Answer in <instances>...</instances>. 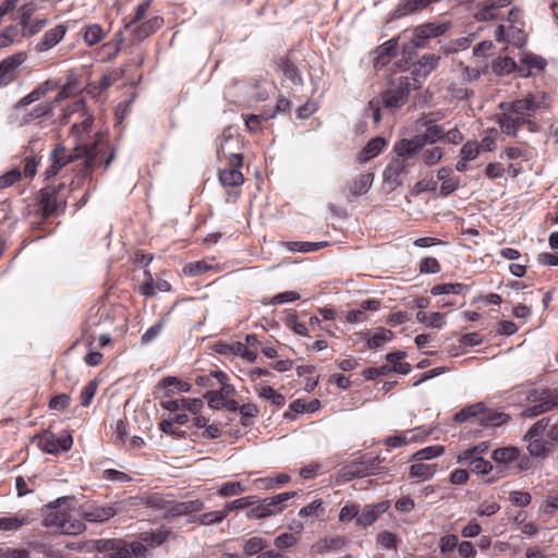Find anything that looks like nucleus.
<instances>
[{"instance_id": "obj_1", "label": "nucleus", "mask_w": 558, "mask_h": 558, "mask_svg": "<svg viewBox=\"0 0 558 558\" xmlns=\"http://www.w3.org/2000/svg\"><path fill=\"white\" fill-rule=\"evenodd\" d=\"M408 140H400L393 146L396 157L387 165L384 170V187L388 192L395 191L402 185L404 179L413 167L417 154L413 150Z\"/></svg>"}, {"instance_id": "obj_2", "label": "nucleus", "mask_w": 558, "mask_h": 558, "mask_svg": "<svg viewBox=\"0 0 558 558\" xmlns=\"http://www.w3.org/2000/svg\"><path fill=\"white\" fill-rule=\"evenodd\" d=\"M93 117L84 114L80 123H74L71 128V136L75 140L74 147H84L94 155V160L97 165H105L109 167L114 159V153L110 150L108 144L104 141L101 133L96 134L94 141H89V133L93 125Z\"/></svg>"}, {"instance_id": "obj_3", "label": "nucleus", "mask_w": 558, "mask_h": 558, "mask_svg": "<svg viewBox=\"0 0 558 558\" xmlns=\"http://www.w3.org/2000/svg\"><path fill=\"white\" fill-rule=\"evenodd\" d=\"M88 150L84 147H74L71 153H68L65 147L62 145H57L56 148L50 153V167L45 171V180L50 181L53 179L62 168L66 165L77 161H82V169L80 170L81 175L83 178L90 177L92 171L98 165L94 160V155H90Z\"/></svg>"}, {"instance_id": "obj_4", "label": "nucleus", "mask_w": 558, "mask_h": 558, "mask_svg": "<svg viewBox=\"0 0 558 558\" xmlns=\"http://www.w3.org/2000/svg\"><path fill=\"white\" fill-rule=\"evenodd\" d=\"M71 501V497H61L47 505L43 520L44 525L52 527L61 534L78 535L83 533L86 530L85 522L61 508Z\"/></svg>"}, {"instance_id": "obj_5", "label": "nucleus", "mask_w": 558, "mask_h": 558, "mask_svg": "<svg viewBox=\"0 0 558 558\" xmlns=\"http://www.w3.org/2000/svg\"><path fill=\"white\" fill-rule=\"evenodd\" d=\"M502 113L498 118V123L502 133L508 136H517L518 130L526 124L530 131H534L536 123L531 121L533 116L527 100L518 99L512 102L500 104Z\"/></svg>"}, {"instance_id": "obj_6", "label": "nucleus", "mask_w": 558, "mask_h": 558, "mask_svg": "<svg viewBox=\"0 0 558 558\" xmlns=\"http://www.w3.org/2000/svg\"><path fill=\"white\" fill-rule=\"evenodd\" d=\"M230 142H239L238 136L223 134L220 138L218 155L228 159L229 167L219 171V181L223 186H240L244 182L241 171L243 165V156L241 153H228L227 146Z\"/></svg>"}, {"instance_id": "obj_7", "label": "nucleus", "mask_w": 558, "mask_h": 558, "mask_svg": "<svg viewBox=\"0 0 558 558\" xmlns=\"http://www.w3.org/2000/svg\"><path fill=\"white\" fill-rule=\"evenodd\" d=\"M415 129L417 134L413 138L408 140V143L412 144L411 146H413V150L416 154L424 145L434 144L445 135L442 126L426 119L418 120L415 124Z\"/></svg>"}, {"instance_id": "obj_8", "label": "nucleus", "mask_w": 558, "mask_h": 558, "mask_svg": "<svg viewBox=\"0 0 558 558\" xmlns=\"http://www.w3.org/2000/svg\"><path fill=\"white\" fill-rule=\"evenodd\" d=\"M296 496V492H286L265 498L259 505L247 512L248 519H263L277 515L283 510L282 504Z\"/></svg>"}, {"instance_id": "obj_9", "label": "nucleus", "mask_w": 558, "mask_h": 558, "mask_svg": "<svg viewBox=\"0 0 558 558\" xmlns=\"http://www.w3.org/2000/svg\"><path fill=\"white\" fill-rule=\"evenodd\" d=\"M383 459L379 456L373 458H363L361 462H354L342 471L341 477L344 481H352L353 478H362L373 474H380L386 471V468L380 466Z\"/></svg>"}, {"instance_id": "obj_10", "label": "nucleus", "mask_w": 558, "mask_h": 558, "mask_svg": "<svg viewBox=\"0 0 558 558\" xmlns=\"http://www.w3.org/2000/svg\"><path fill=\"white\" fill-rule=\"evenodd\" d=\"M126 501H118L107 505L93 504L82 509L81 517L89 523L101 524L113 518Z\"/></svg>"}, {"instance_id": "obj_11", "label": "nucleus", "mask_w": 558, "mask_h": 558, "mask_svg": "<svg viewBox=\"0 0 558 558\" xmlns=\"http://www.w3.org/2000/svg\"><path fill=\"white\" fill-rule=\"evenodd\" d=\"M440 56L435 53L424 54L416 63L413 64L411 75L401 76L403 80H409V84L417 89L421 87L422 82L436 69Z\"/></svg>"}, {"instance_id": "obj_12", "label": "nucleus", "mask_w": 558, "mask_h": 558, "mask_svg": "<svg viewBox=\"0 0 558 558\" xmlns=\"http://www.w3.org/2000/svg\"><path fill=\"white\" fill-rule=\"evenodd\" d=\"M449 29V24H435L427 23L421 26H417L414 32L412 39L409 44L404 45V51L408 48L415 50L416 48H424L426 46V41L432 37H438L445 34Z\"/></svg>"}, {"instance_id": "obj_13", "label": "nucleus", "mask_w": 558, "mask_h": 558, "mask_svg": "<svg viewBox=\"0 0 558 558\" xmlns=\"http://www.w3.org/2000/svg\"><path fill=\"white\" fill-rule=\"evenodd\" d=\"M94 548L97 558H128L126 542L121 538L96 539Z\"/></svg>"}, {"instance_id": "obj_14", "label": "nucleus", "mask_w": 558, "mask_h": 558, "mask_svg": "<svg viewBox=\"0 0 558 558\" xmlns=\"http://www.w3.org/2000/svg\"><path fill=\"white\" fill-rule=\"evenodd\" d=\"M412 89L414 88L409 84V80H403L400 76L398 85L383 94V102L387 108L401 107L407 102Z\"/></svg>"}, {"instance_id": "obj_15", "label": "nucleus", "mask_w": 558, "mask_h": 558, "mask_svg": "<svg viewBox=\"0 0 558 558\" xmlns=\"http://www.w3.org/2000/svg\"><path fill=\"white\" fill-rule=\"evenodd\" d=\"M73 439L69 434L57 437L53 434H45L38 440L39 448L47 452L56 454L60 451H66L72 447Z\"/></svg>"}, {"instance_id": "obj_16", "label": "nucleus", "mask_w": 558, "mask_h": 558, "mask_svg": "<svg viewBox=\"0 0 558 558\" xmlns=\"http://www.w3.org/2000/svg\"><path fill=\"white\" fill-rule=\"evenodd\" d=\"M219 385L221 386L219 389L209 390L204 395L208 407L213 410L223 409L226 401L235 393V388L229 384V379H225Z\"/></svg>"}, {"instance_id": "obj_17", "label": "nucleus", "mask_w": 558, "mask_h": 558, "mask_svg": "<svg viewBox=\"0 0 558 558\" xmlns=\"http://www.w3.org/2000/svg\"><path fill=\"white\" fill-rule=\"evenodd\" d=\"M39 205L45 217L58 213L59 208L65 205V201L59 198L54 189L47 186L40 191Z\"/></svg>"}, {"instance_id": "obj_18", "label": "nucleus", "mask_w": 558, "mask_h": 558, "mask_svg": "<svg viewBox=\"0 0 558 558\" xmlns=\"http://www.w3.org/2000/svg\"><path fill=\"white\" fill-rule=\"evenodd\" d=\"M36 520L29 510L19 511L10 517L0 518V530L4 532L17 531L24 525H29Z\"/></svg>"}, {"instance_id": "obj_19", "label": "nucleus", "mask_w": 558, "mask_h": 558, "mask_svg": "<svg viewBox=\"0 0 558 558\" xmlns=\"http://www.w3.org/2000/svg\"><path fill=\"white\" fill-rule=\"evenodd\" d=\"M28 17L26 14L23 15L20 24L9 26L0 35V47H4L11 44H15L22 40L27 34Z\"/></svg>"}, {"instance_id": "obj_20", "label": "nucleus", "mask_w": 558, "mask_h": 558, "mask_svg": "<svg viewBox=\"0 0 558 558\" xmlns=\"http://www.w3.org/2000/svg\"><path fill=\"white\" fill-rule=\"evenodd\" d=\"M66 34V26L63 24L47 31L41 40L37 44L36 49L39 52L48 51L58 45Z\"/></svg>"}, {"instance_id": "obj_21", "label": "nucleus", "mask_w": 558, "mask_h": 558, "mask_svg": "<svg viewBox=\"0 0 558 558\" xmlns=\"http://www.w3.org/2000/svg\"><path fill=\"white\" fill-rule=\"evenodd\" d=\"M374 181V174L371 172L360 173L349 183L348 186V199L351 201V197H356L364 195L368 192Z\"/></svg>"}, {"instance_id": "obj_22", "label": "nucleus", "mask_w": 558, "mask_h": 558, "mask_svg": "<svg viewBox=\"0 0 558 558\" xmlns=\"http://www.w3.org/2000/svg\"><path fill=\"white\" fill-rule=\"evenodd\" d=\"M428 434H429V432L422 430V428H415V429H411V430H405V432H403V433H401L399 435H396V436H392V437H388L385 440V444L388 447H391V448L402 447V446L408 445L410 442H415V441L424 438Z\"/></svg>"}, {"instance_id": "obj_23", "label": "nucleus", "mask_w": 558, "mask_h": 558, "mask_svg": "<svg viewBox=\"0 0 558 558\" xmlns=\"http://www.w3.org/2000/svg\"><path fill=\"white\" fill-rule=\"evenodd\" d=\"M480 155V144L475 141L466 142L459 151V159L456 165V169L459 172L468 170V162L475 160Z\"/></svg>"}, {"instance_id": "obj_24", "label": "nucleus", "mask_w": 558, "mask_h": 558, "mask_svg": "<svg viewBox=\"0 0 558 558\" xmlns=\"http://www.w3.org/2000/svg\"><path fill=\"white\" fill-rule=\"evenodd\" d=\"M344 546V539L341 537H325L311 546V555L320 556L341 549Z\"/></svg>"}, {"instance_id": "obj_25", "label": "nucleus", "mask_w": 558, "mask_h": 558, "mask_svg": "<svg viewBox=\"0 0 558 558\" xmlns=\"http://www.w3.org/2000/svg\"><path fill=\"white\" fill-rule=\"evenodd\" d=\"M512 0H486L484 5L475 13L477 21H489L497 17V11L509 5Z\"/></svg>"}, {"instance_id": "obj_26", "label": "nucleus", "mask_w": 558, "mask_h": 558, "mask_svg": "<svg viewBox=\"0 0 558 558\" xmlns=\"http://www.w3.org/2000/svg\"><path fill=\"white\" fill-rule=\"evenodd\" d=\"M21 54L9 57L0 62V86L11 82L15 70L22 64Z\"/></svg>"}, {"instance_id": "obj_27", "label": "nucleus", "mask_w": 558, "mask_h": 558, "mask_svg": "<svg viewBox=\"0 0 558 558\" xmlns=\"http://www.w3.org/2000/svg\"><path fill=\"white\" fill-rule=\"evenodd\" d=\"M163 24V20L160 16H154L148 21L142 23L136 26L134 29V37L136 40H144L151 34H154L157 29H159Z\"/></svg>"}, {"instance_id": "obj_28", "label": "nucleus", "mask_w": 558, "mask_h": 558, "mask_svg": "<svg viewBox=\"0 0 558 558\" xmlns=\"http://www.w3.org/2000/svg\"><path fill=\"white\" fill-rule=\"evenodd\" d=\"M437 179L441 181L440 193L449 195L454 192L459 186V179L451 177V169L442 167L437 172Z\"/></svg>"}, {"instance_id": "obj_29", "label": "nucleus", "mask_w": 558, "mask_h": 558, "mask_svg": "<svg viewBox=\"0 0 558 558\" xmlns=\"http://www.w3.org/2000/svg\"><path fill=\"white\" fill-rule=\"evenodd\" d=\"M171 289V284L163 279L154 280L151 275L148 274V279L141 287V292L145 296H154L157 291L168 292Z\"/></svg>"}, {"instance_id": "obj_30", "label": "nucleus", "mask_w": 558, "mask_h": 558, "mask_svg": "<svg viewBox=\"0 0 558 558\" xmlns=\"http://www.w3.org/2000/svg\"><path fill=\"white\" fill-rule=\"evenodd\" d=\"M128 504L130 506H136V505L142 504L149 508L161 509V510L166 511L167 507L169 505V500L163 498L159 494H154L146 498H136V497L130 498Z\"/></svg>"}, {"instance_id": "obj_31", "label": "nucleus", "mask_w": 558, "mask_h": 558, "mask_svg": "<svg viewBox=\"0 0 558 558\" xmlns=\"http://www.w3.org/2000/svg\"><path fill=\"white\" fill-rule=\"evenodd\" d=\"M54 87V84L50 82H46L39 86H37L34 90H32L29 94H27L25 97H23L16 105V108L26 107L37 100H39L41 97H44L49 90H52Z\"/></svg>"}, {"instance_id": "obj_32", "label": "nucleus", "mask_w": 558, "mask_h": 558, "mask_svg": "<svg viewBox=\"0 0 558 558\" xmlns=\"http://www.w3.org/2000/svg\"><path fill=\"white\" fill-rule=\"evenodd\" d=\"M386 146V141L383 137H375L371 140L367 145L361 151L359 159L361 161H367L376 157Z\"/></svg>"}, {"instance_id": "obj_33", "label": "nucleus", "mask_w": 558, "mask_h": 558, "mask_svg": "<svg viewBox=\"0 0 558 558\" xmlns=\"http://www.w3.org/2000/svg\"><path fill=\"white\" fill-rule=\"evenodd\" d=\"M225 379H229L228 375L222 371H214L206 375H201L195 378V383L199 387L214 388Z\"/></svg>"}, {"instance_id": "obj_34", "label": "nucleus", "mask_w": 558, "mask_h": 558, "mask_svg": "<svg viewBox=\"0 0 558 558\" xmlns=\"http://www.w3.org/2000/svg\"><path fill=\"white\" fill-rule=\"evenodd\" d=\"M509 420V415L500 411H486L478 417L480 424L485 427L499 426Z\"/></svg>"}, {"instance_id": "obj_35", "label": "nucleus", "mask_w": 558, "mask_h": 558, "mask_svg": "<svg viewBox=\"0 0 558 558\" xmlns=\"http://www.w3.org/2000/svg\"><path fill=\"white\" fill-rule=\"evenodd\" d=\"M105 37V32L99 24H89L84 27L83 39L87 46L98 44Z\"/></svg>"}, {"instance_id": "obj_36", "label": "nucleus", "mask_w": 558, "mask_h": 558, "mask_svg": "<svg viewBox=\"0 0 558 558\" xmlns=\"http://www.w3.org/2000/svg\"><path fill=\"white\" fill-rule=\"evenodd\" d=\"M435 464L415 463L410 466V476L421 481H428L435 474Z\"/></svg>"}, {"instance_id": "obj_37", "label": "nucleus", "mask_w": 558, "mask_h": 558, "mask_svg": "<svg viewBox=\"0 0 558 558\" xmlns=\"http://www.w3.org/2000/svg\"><path fill=\"white\" fill-rule=\"evenodd\" d=\"M282 73L284 82H287L290 87H295L302 84L300 72L293 63L284 61L282 64Z\"/></svg>"}, {"instance_id": "obj_38", "label": "nucleus", "mask_w": 558, "mask_h": 558, "mask_svg": "<svg viewBox=\"0 0 558 558\" xmlns=\"http://www.w3.org/2000/svg\"><path fill=\"white\" fill-rule=\"evenodd\" d=\"M227 511L225 508L217 511H210L203 514H199L195 518V522H198L202 525H214L221 523L227 518Z\"/></svg>"}, {"instance_id": "obj_39", "label": "nucleus", "mask_w": 558, "mask_h": 558, "mask_svg": "<svg viewBox=\"0 0 558 558\" xmlns=\"http://www.w3.org/2000/svg\"><path fill=\"white\" fill-rule=\"evenodd\" d=\"M524 100L529 101L533 114L539 109H547L550 107L548 96L544 92L531 94L527 97H525Z\"/></svg>"}, {"instance_id": "obj_40", "label": "nucleus", "mask_w": 558, "mask_h": 558, "mask_svg": "<svg viewBox=\"0 0 558 558\" xmlns=\"http://www.w3.org/2000/svg\"><path fill=\"white\" fill-rule=\"evenodd\" d=\"M405 356L404 352H392L386 356V360L392 364V371L402 375H407L411 371V366L407 362H401Z\"/></svg>"}, {"instance_id": "obj_41", "label": "nucleus", "mask_w": 558, "mask_h": 558, "mask_svg": "<svg viewBox=\"0 0 558 558\" xmlns=\"http://www.w3.org/2000/svg\"><path fill=\"white\" fill-rule=\"evenodd\" d=\"M161 385L167 389L166 397H171L174 391L171 389L174 386L181 392H189L192 386L189 383L182 381L173 376H167L161 380Z\"/></svg>"}, {"instance_id": "obj_42", "label": "nucleus", "mask_w": 558, "mask_h": 558, "mask_svg": "<svg viewBox=\"0 0 558 558\" xmlns=\"http://www.w3.org/2000/svg\"><path fill=\"white\" fill-rule=\"evenodd\" d=\"M519 457V450L514 447L498 448L493 452V459L498 463H511Z\"/></svg>"}, {"instance_id": "obj_43", "label": "nucleus", "mask_w": 558, "mask_h": 558, "mask_svg": "<svg viewBox=\"0 0 558 558\" xmlns=\"http://www.w3.org/2000/svg\"><path fill=\"white\" fill-rule=\"evenodd\" d=\"M527 441V450L533 457L546 456L550 448L549 444L544 441L543 438H524Z\"/></svg>"}, {"instance_id": "obj_44", "label": "nucleus", "mask_w": 558, "mask_h": 558, "mask_svg": "<svg viewBox=\"0 0 558 558\" xmlns=\"http://www.w3.org/2000/svg\"><path fill=\"white\" fill-rule=\"evenodd\" d=\"M257 393L260 398L269 400L274 405L281 408L286 403V398L281 393L277 392L270 386L260 387L257 390Z\"/></svg>"}, {"instance_id": "obj_45", "label": "nucleus", "mask_w": 558, "mask_h": 558, "mask_svg": "<svg viewBox=\"0 0 558 558\" xmlns=\"http://www.w3.org/2000/svg\"><path fill=\"white\" fill-rule=\"evenodd\" d=\"M290 481V476L286 473H280L275 477H263L255 481L260 487L265 489H275L281 487Z\"/></svg>"}, {"instance_id": "obj_46", "label": "nucleus", "mask_w": 558, "mask_h": 558, "mask_svg": "<svg viewBox=\"0 0 558 558\" xmlns=\"http://www.w3.org/2000/svg\"><path fill=\"white\" fill-rule=\"evenodd\" d=\"M485 407L483 403L478 402L475 404H472L468 408L462 409L454 415V420L457 422H465L466 420L471 417L482 416L484 413Z\"/></svg>"}, {"instance_id": "obj_47", "label": "nucleus", "mask_w": 558, "mask_h": 558, "mask_svg": "<svg viewBox=\"0 0 558 558\" xmlns=\"http://www.w3.org/2000/svg\"><path fill=\"white\" fill-rule=\"evenodd\" d=\"M549 411H551V408H550L545 395L543 393L536 404H534L532 407H527L526 409L523 410L522 416L534 417V416H537L539 414H543V413H546Z\"/></svg>"}, {"instance_id": "obj_48", "label": "nucleus", "mask_w": 558, "mask_h": 558, "mask_svg": "<svg viewBox=\"0 0 558 558\" xmlns=\"http://www.w3.org/2000/svg\"><path fill=\"white\" fill-rule=\"evenodd\" d=\"M549 411H551V408H550L545 395L543 393L536 404H534L532 407H527L526 409L523 410L522 416L534 417V416H537L539 414H543V413H546Z\"/></svg>"}, {"instance_id": "obj_49", "label": "nucleus", "mask_w": 558, "mask_h": 558, "mask_svg": "<svg viewBox=\"0 0 558 558\" xmlns=\"http://www.w3.org/2000/svg\"><path fill=\"white\" fill-rule=\"evenodd\" d=\"M53 110V102H41L36 106L28 114H26L23 120L25 123H29L36 119L48 116Z\"/></svg>"}, {"instance_id": "obj_50", "label": "nucleus", "mask_w": 558, "mask_h": 558, "mask_svg": "<svg viewBox=\"0 0 558 558\" xmlns=\"http://www.w3.org/2000/svg\"><path fill=\"white\" fill-rule=\"evenodd\" d=\"M327 245V242H289L288 248L292 252L308 253Z\"/></svg>"}, {"instance_id": "obj_51", "label": "nucleus", "mask_w": 558, "mask_h": 558, "mask_svg": "<svg viewBox=\"0 0 558 558\" xmlns=\"http://www.w3.org/2000/svg\"><path fill=\"white\" fill-rule=\"evenodd\" d=\"M445 451L442 446H429L424 449H421L416 451L412 456V460L414 461H423V460H430L433 458L439 457Z\"/></svg>"}, {"instance_id": "obj_52", "label": "nucleus", "mask_w": 558, "mask_h": 558, "mask_svg": "<svg viewBox=\"0 0 558 558\" xmlns=\"http://www.w3.org/2000/svg\"><path fill=\"white\" fill-rule=\"evenodd\" d=\"M395 48L396 41L393 40H388L383 46H380L378 48V54L375 58V66L386 64L392 56Z\"/></svg>"}, {"instance_id": "obj_53", "label": "nucleus", "mask_w": 558, "mask_h": 558, "mask_svg": "<svg viewBox=\"0 0 558 558\" xmlns=\"http://www.w3.org/2000/svg\"><path fill=\"white\" fill-rule=\"evenodd\" d=\"M257 501V496H246L226 504L223 508L227 511V514H229L231 511L251 507Z\"/></svg>"}, {"instance_id": "obj_54", "label": "nucleus", "mask_w": 558, "mask_h": 558, "mask_svg": "<svg viewBox=\"0 0 558 558\" xmlns=\"http://www.w3.org/2000/svg\"><path fill=\"white\" fill-rule=\"evenodd\" d=\"M246 490L241 482H227L219 488V495L223 498L240 495Z\"/></svg>"}, {"instance_id": "obj_55", "label": "nucleus", "mask_w": 558, "mask_h": 558, "mask_svg": "<svg viewBox=\"0 0 558 558\" xmlns=\"http://www.w3.org/2000/svg\"><path fill=\"white\" fill-rule=\"evenodd\" d=\"M324 512L323 501L320 499H316L305 507L301 508L299 511V515L301 518H318Z\"/></svg>"}, {"instance_id": "obj_56", "label": "nucleus", "mask_w": 558, "mask_h": 558, "mask_svg": "<svg viewBox=\"0 0 558 558\" xmlns=\"http://www.w3.org/2000/svg\"><path fill=\"white\" fill-rule=\"evenodd\" d=\"M128 558H146L148 548L143 541L126 543Z\"/></svg>"}, {"instance_id": "obj_57", "label": "nucleus", "mask_w": 558, "mask_h": 558, "mask_svg": "<svg viewBox=\"0 0 558 558\" xmlns=\"http://www.w3.org/2000/svg\"><path fill=\"white\" fill-rule=\"evenodd\" d=\"M392 337H393L392 331H390L388 329H381L380 331H378L377 333H375L367 340V345L371 349H377V348L381 347L383 344H385L386 342H388L389 340H391Z\"/></svg>"}, {"instance_id": "obj_58", "label": "nucleus", "mask_w": 558, "mask_h": 558, "mask_svg": "<svg viewBox=\"0 0 558 558\" xmlns=\"http://www.w3.org/2000/svg\"><path fill=\"white\" fill-rule=\"evenodd\" d=\"M379 510L376 506H368L365 510L356 518L359 525L367 526L374 523L378 518Z\"/></svg>"}, {"instance_id": "obj_59", "label": "nucleus", "mask_w": 558, "mask_h": 558, "mask_svg": "<svg viewBox=\"0 0 558 558\" xmlns=\"http://www.w3.org/2000/svg\"><path fill=\"white\" fill-rule=\"evenodd\" d=\"M265 547V541L262 537H251L244 544V553L246 556L260 554Z\"/></svg>"}, {"instance_id": "obj_60", "label": "nucleus", "mask_w": 558, "mask_h": 558, "mask_svg": "<svg viewBox=\"0 0 558 558\" xmlns=\"http://www.w3.org/2000/svg\"><path fill=\"white\" fill-rule=\"evenodd\" d=\"M549 418L543 417L535 422L527 433L525 434L524 438H542L546 428L548 427Z\"/></svg>"}, {"instance_id": "obj_61", "label": "nucleus", "mask_w": 558, "mask_h": 558, "mask_svg": "<svg viewBox=\"0 0 558 558\" xmlns=\"http://www.w3.org/2000/svg\"><path fill=\"white\" fill-rule=\"evenodd\" d=\"M232 354L239 355L248 362H254L257 359V351L256 349H250L245 343L242 342H234L233 343V352Z\"/></svg>"}, {"instance_id": "obj_62", "label": "nucleus", "mask_w": 558, "mask_h": 558, "mask_svg": "<svg viewBox=\"0 0 558 558\" xmlns=\"http://www.w3.org/2000/svg\"><path fill=\"white\" fill-rule=\"evenodd\" d=\"M462 290L461 283H442L436 284L432 288L430 293L433 295L440 294H459Z\"/></svg>"}, {"instance_id": "obj_63", "label": "nucleus", "mask_w": 558, "mask_h": 558, "mask_svg": "<svg viewBox=\"0 0 558 558\" xmlns=\"http://www.w3.org/2000/svg\"><path fill=\"white\" fill-rule=\"evenodd\" d=\"M517 68L515 62L508 57L500 58L494 63V71L500 75L509 74Z\"/></svg>"}, {"instance_id": "obj_64", "label": "nucleus", "mask_w": 558, "mask_h": 558, "mask_svg": "<svg viewBox=\"0 0 558 558\" xmlns=\"http://www.w3.org/2000/svg\"><path fill=\"white\" fill-rule=\"evenodd\" d=\"M469 468L472 472L477 474H488L493 465L489 461L483 458H474L469 462Z\"/></svg>"}]
</instances>
